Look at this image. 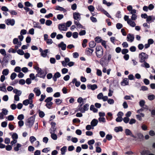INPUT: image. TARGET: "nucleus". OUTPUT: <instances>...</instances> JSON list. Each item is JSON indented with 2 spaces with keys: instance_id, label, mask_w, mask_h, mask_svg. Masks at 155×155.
I'll list each match as a JSON object with an SVG mask.
<instances>
[{
  "instance_id": "1",
  "label": "nucleus",
  "mask_w": 155,
  "mask_h": 155,
  "mask_svg": "<svg viewBox=\"0 0 155 155\" xmlns=\"http://www.w3.org/2000/svg\"><path fill=\"white\" fill-rule=\"evenodd\" d=\"M127 10L130 12L132 16L130 19L132 20H136L137 18V11L135 9H133V7L131 5H129L127 7Z\"/></svg>"
},
{
  "instance_id": "2",
  "label": "nucleus",
  "mask_w": 155,
  "mask_h": 155,
  "mask_svg": "<svg viewBox=\"0 0 155 155\" xmlns=\"http://www.w3.org/2000/svg\"><path fill=\"white\" fill-rule=\"evenodd\" d=\"M34 68L36 70L37 73V74L36 75V77H39L43 78L45 77L46 74L44 72L41 68H40L37 66H35Z\"/></svg>"
},
{
  "instance_id": "3",
  "label": "nucleus",
  "mask_w": 155,
  "mask_h": 155,
  "mask_svg": "<svg viewBox=\"0 0 155 155\" xmlns=\"http://www.w3.org/2000/svg\"><path fill=\"white\" fill-rule=\"evenodd\" d=\"M96 54L97 58H101L103 54V50L102 47L100 45L97 46L96 47Z\"/></svg>"
},
{
  "instance_id": "4",
  "label": "nucleus",
  "mask_w": 155,
  "mask_h": 155,
  "mask_svg": "<svg viewBox=\"0 0 155 155\" xmlns=\"http://www.w3.org/2000/svg\"><path fill=\"white\" fill-rule=\"evenodd\" d=\"M138 58L140 62L143 63L148 58V55L144 52H142L139 54Z\"/></svg>"
},
{
  "instance_id": "5",
  "label": "nucleus",
  "mask_w": 155,
  "mask_h": 155,
  "mask_svg": "<svg viewBox=\"0 0 155 155\" xmlns=\"http://www.w3.org/2000/svg\"><path fill=\"white\" fill-rule=\"evenodd\" d=\"M83 103H82L81 105L78 106V110L82 113H84L86 111L88 110L89 105L88 104H85L83 107H82Z\"/></svg>"
},
{
  "instance_id": "6",
  "label": "nucleus",
  "mask_w": 155,
  "mask_h": 155,
  "mask_svg": "<svg viewBox=\"0 0 155 155\" xmlns=\"http://www.w3.org/2000/svg\"><path fill=\"white\" fill-rule=\"evenodd\" d=\"M13 42L14 45H17L15 46V48L16 49H18L19 47L21 46V42L18 41V40L17 38H15L13 39Z\"/></svg>"
},
{
  "instance_id": "7",
  "label": "nucleus",
  "mask_w": 155,
  "mask_h": 155,
  "mask_svg": "<svg viewBox=\"0 0 155 155\" xmlns=\"http://www.w3.org/2000/svg\"><path fill=\"white\" fill-rule=\"evenodd\" d=\"M74 20L79 21L81 19V14L78 12H74L73 14Z\"/></svg>"
},
{
  "instance_id": "8",
  "label": "nucleus",
  "mask_w": 155,
  "mask_h": 155,
  "mask_svg": "<svg viewBox=\"0 0 155 155\" xmlns=\"http://www.w3.org/2000/svg\"><path fill=\"white\" fill-rule=\"evenodd\" d=\"M35 118L32 116L28 119V126L29 127H31L34 124L35 121Z\"/></svg>"
},
{
  "instance_id": "9",
  "label": "nucleus",
  "mask_w": 155,
  "mask_h": 155,
  "mask_svg": "<svg viewBox=\"0 0 155 155\" xmlns=\"http://www.w3.org/2000/svg\"><path fill=\"white\" fill-rule=\"evenodd\" d=\"M2 112L0 113V119L2 120L4 118V116L8 114V111L5 108L2 109Z\"/></svg>"
},
{
  "instance_id": "10",
  "label": "nucleus",
  "mask_w": 155,
  "mask_h": 155,
  "mask_svg": "<svg viewBox=\"0 0 155 155\" xmlns=\"http://www.w3.org/2000/svg\"><path fill=\"white\" fill-rule=\"evenodd\" d=\"M51 127L49 130L50 133H55L56 130V128L55 127L56 123L54 122H51Z\"/></svg>"
},
{
  "instance_id": "11",
  "label": "nucleus",
  "mask_w": 155,
  "mask_h": 155,
  "mask_svg": "<svg viewBox=\"0 0 155 155\" xmlns=\"http://www.w3.org/2000/svg\"><path fill=\"white\" fill-rule=\"evenodd\" d=\"M5 22L7 25L13 26L15 24V21L14 19H8L5 20Z\"/></svg>"
},
{
  "instance_id": "12",
  "label": "nucleus",
  "mask_w": 155,
  "mask_h": 155,
  "mask_svg": "<svg viewBox=\"0 0 155 155\" xmlns=\"http://www.w3.org/2000/svg\"><path fill=\"white\" fill-rule=\"evenodd\" d=\"M58 28L61 31H65L68 29L67 28L64 24H59L58 25Z\"/></svg>"
},
{
  "instance_id": "13",
  "label": "nucleus",
  "mask_w": 155,
  "mask_h": 155,
  "mask_svg": "<svg viewBox=\"0 0 155 155\" xmlns=\"http://www.w3.org/2000/svg\"><path fill=\"white\" fill-rule=\"evenodd\" d=\"M33 91L35 94V95L37 97H38L41 94V91L39 87H36L34 88Z\"/></svg>"
},
{
  "instance_id": "14",
  "label": "nucleus",
  "mask_w": 155,
  "mask_h": 155,
  "mask_svg": "<svg viewBox=\"0 0 155 155\" xmlns=\"http://www.w3.org/2000/svg\"><path fill=\"white\" fill-rule=\"evenodd\" d=\"M134 39V36L133 35L130 34H128L127 37V40L128 41L130 42H132Z\"/></svg>"
},
{
  "instance_id": "15",
  "label": "nucleus",
  "mask_w": 155,
  "mask_h": 155,
  "mask_svg": "<svg viewBox=\"0 0 155 155\" xmlns=\"http://www.w3.org/2000/svg\"><path fill=\"white\" fill-rule=\"evenodd\" d=\"M94 49L91 48H88L86 49V53L89 56H91L92 55V53L94 51Z\"/></svg>"
},
{
  "instance_id": "16",
  "label": "nucleus",
  "mask_w": 155,
  "mask_h": 155,
  "mask_svg": "<svg viewBox=\"0 0 155 155\" xmlns=\"http://www.w3.org/2000/svg\"><path fill=\"white\" fill-rule=\"evenodd\" d=\"M58 46L59 48H61L62 50H65L66 49V45L63 41L61 42L58 45Z\"/></svg>"
},
{
  "instance_id": "17",
  "label": "nucleus",
  "mask_w": 155,
  "mask_h": 155,
  "mask_svg": "<svg viewBox=\"0 0 155 155\" xmlns=\"http://www.w3.org/2000/svg\"><path fill=\"white\" fill-rule=\"evenodd\" d=\"M70 61V60L69 58H64V60L61 61V63L62 65L64 67L66 66L68 64L69 62Z\"/></svg>"
},
{
  "instance_id": "18",
  "label": "nucleus",
  "mask_w": 155,
  "mask_h": 155,
  "mask_svg": "<svg viewBox=\"0 0 155 155\" xmlns=\"http://www.w3.org/2000/svg\"><path fill=\"white\" fill-rule=\"evenodd\" d=\"M121 84L122 86H125L128 85L129 80L127 78H124L121 82Z\"/></svg>"
},
{
  "instance_id": "19",
  "label": "nucleus",
  "mask_w": 155,
  "mask_h": 155,
  "mask_svg": "<svg viewBox=\"0 0 155 155\" xmlns=\"http://www.w3.org/2000/svg\"><path fill=\"white\" fill-rule=\"evenodd\" d=\"M134 21V20H132L130 19H129V20L127 21V23L130 26L132 27H134L135 26L136 24Z\"/></svg>"
},
{
  "instance_id": "20",
  "label": "nucleus",
  "mask_w": 155,
  "mask_h": 155,
  "mask_svg": "<svg viewBox=\"0 0 155 155\" xmlns=\"http://www.w3.org/2000/svg\"><path fill=\"white\" fill-rule=\"evenodd\" d=\"M74 24L77 26L78 28H83L84 29V27L79 22V21H74Z\"/></svg>"
},
{
  "instance_id": "21",
  "label": "nucleus",
  "mask_w": 155,
  "mask_h": 155,
  "mask_svg": "<svg viewBox=\"0 0 155 155\" xmlns=\"http://www.w3.org/2000/svg\"><path fill=\"white\" fill-rule=\"evenodd\" d=\"M61 76V74L59 72H57L55 73L53 78V80L55 81L57 80V78H59Z\"/></svg>"
},
{
  "instance_id": "22",
  "label": "nucleus",
  "mask_w": 155,
  "mask_h": 155,
  "mask_svg": "<svg viewBox=\"0 0 155 155\" xmlns=\"http://www.w3.org/2000/svg\"><path fill=\"white\" fill-rule=\"evenodd\" d=\"M87 87L89 89H91L92 90H94L97 88V86L96 84H88L87 85Z\"/></svg>"
},
{
  "instance_id": "23",
  "label": "nucleus",
  "mask_w": 155,
  "mask_h": 155,
  "mask_svg": "<svg viewBox=\"0 0 155 155\" xmlns=\"http://www.w3.org/2000/svg\"><path fill=\"white\" fill-rule=\"evenodd\" d=\"M98 123V120L95 119H94L91 122V124L92 127H94L97 125Z\"/></svg>"
},
{
  "instance_id": "24",
  "label": "nucleus",
  "mask_w": 155,
  "mask_h": 155,
  "mask_svg": "<svg viewBox=\"0 0 155 155\" xmlns=\"http://www.w3.org/2000/svg\"><path fill=\"white\" fill-rule=\"evenodd\" d=\"M125 132L127 135H130L134 138H136V137L133 135L131 131L129 129H126L125 130Z\"/></svg>"
},
{
  "instance_id": "25",
  "label": "nucleus",
  "mask_w": 155,
  "mask_h": 155,
  "mask_svg": "<svg viewBox=\"0 0 155 155\" xmlns=\"http://www.w3.org/2000/svg\"><path fill=\"white\" fill-rule=\"evenodd\" d=\"M152 20H155V16H147V18L146 21L149 23Z\"/></svg>"
},
{
  "instance_id": "26",
  "label": "nucleus",
  "mask_w": 155,
  "mask_h": 155,
  "mask_svg": "<svg viewBox=\"0 0 155 155\" xmlns=\"http://www.w3.org/2000/svg\"><path fill=\"white\" fill-rule=\"evenodd\" d=\"M86 100V99H83L81 97H79L77 100V102L81 105L82 103L84 104V101Z\"/></svg>"
},
{
  "instance_id": "27",
  "label": "nucleus",
  "mask_w": 155,
  "mask_h": 155,
  "mask_svg": "<svg viewBox=\"0 0 155 155\" xmlns=\"http://www.w3.org/2000/svg\"><path fill=\"white\" fill-rule=\"evenodd\" d=\"M143 26L145 28V31H148V29L150 28V25H148L147 23H145L143 24Z\"/></svg>"
},
{
  "instance_id": "28",
  "label": "nucleus",
  "mask_w": 155,
  "mask_h": 155,
  "mask_svg": "<svg viewBox=\"0 0 155 155\" xmlns=\"http://www.w3.org/2000/svg\"><path fill=\"white\" fill-rule=\"evenodd\" d=\"M13 92L16 94V95H18V96H20L21 95L22 93L21 91L20 90H18L16 89L13 90Z\"/></svg>"
},
{
  "instance_id": "29",
  "label": "nucleus",
  "mask_w": 155,
  "mask_h": 155,
  "mask_svg": "<svg viewBox=\"0 0 155 155\" xmlns=\"http://www.w3.org/2000/svg\"><path fill=\"white\" fill-rule=\"evenodd\" d=\"M48 49H45L41 53V56L44 58L46 57L47 55V53L48 52Z\"/></svg>"
},
{
  "instance_id": "30",
  "label": "nucleus",
  "mask_w": 155,
  "mask_h": 155,
  "mask_svg": "<svg viewBox=\"0 0 155 155\" xmlns=\"http://www.w3.org/2000/svg\"><path fill=\"white\" fill-rule=\"evenodd\" d=\"M33 24L34 28H37L39 29H41V26L39 24V23L35 21L33 22Z\"/></svg>"
},
{
  "instance_id": "31",
  "label": "nucleus",
  "mask_w": 155,
  "mask_h": 155,
  "mask_svg": "<svg viewBox=\"0 0 155 155\" xmlns=\"http://www.w3.org/2000/svg\"><path fill=\"white\" fill-rule=\"evenodd\" d=\"M0 91L5 92H7L6 87L4 84H3L2 86L0 85Z\"/></svg>"
},
{
  "instance_id": "32",
  "label": "nucleus",
  "mask_w": 155,
  "mask_h": 155,
  "mask_svg": "<svg viewBox=\"0 0 155 155\" xmlns=\"http://www.w3.org/2000/svg\"><path fill=\"white\" fill-rule=\"evenodd\" d=\"M137 119L141 121L142 119L141 117H143L144 116V114L143 113H140V115L137 114L136 115Z\"/></svg>"
},
{
  "instance_id": "33",
  "label": "nucleus",
  "mask_w": 155,
  "mask_h": 155,
  "mask_svg": "<svg viewBox=\"0 0 155 155\" xmlns=\"http://www.w3.org/2000/svg\"><path fill=\"white\" fill-rule=\"evenodd\" d=\"M143 63L141 64V66L142 67H144L146 68H149L150 67L149 64L147 63L146 61L143 62Z\"/></svg>"
},
{
  "instance_id": "34",
  "label": "nucleus",
  "mask_w": 155,
  "mask_h": 155,
  "mask_svg": "<svg viewBox=\"0 0 155 155\" xmlns=\"http://www.w3.org/2000/svg\"><path fill=\"white\" fill-rule=\"evenodd\" d=\"M67 147L66 146H64L61 149V154L62 155H64L65 153L67 150Z\"/></svg>"
},
{
  "instance_id": "35",
  "label": "nucleus",
  "mask_w": 155,
  "mask_h": 155,
  "mask_svg": "<svg viewBox=\"0 0 155 155\" xmlns=\"http://www.w3.org/2000/svg\"><path fill=\"white\" fill-rule=\"evenodd\" d=\"M90 110H91L93 111L94 113L97 112L98 111V110L93 105H91L90 107Z\"/></svg>"
},
{
  "instance_id": "36",
  "label": "nucleus",
  "mask_w": 155,
  "mask_h": 155,
  "mask_svg": "<svg viewBox=\"0 0 155 155\" xmlns=\"http://www.w3.org/2000/svg\"><path fill=\"white\" fill-rule=\"evenodd\" d=\"M114 131L116 132L119 131H122L123 130V128L121 127H116L114 129Z\"/></svg>"
},
{
  "instance_id": "37",
  "label": "nucleus",
  "mask_w": 155,
  "mask_h": 155,
  "mask_svg": "<svg viewBox=\"0 0 155 155\" xmlns=\"http://www.w3.org/2000/svg\"><path fill=\"white\" fill-rule=\"evenodd\" d=\"M31 101L28 99H26L23 101V104L25 106H27L30 104Z\"/></svg>"
},
{
  "instance_id": "38",
  "label": "nucleus",
  "mask_w": 155,
  "mask_h": 155,
  "mask_svg": "<svg viewBox=\"0 0 155 155\" xmlns=\"http://www.w3.org/2000/svg\"><path fill=\"white\" fill-rule=\"evenodd\" d=\"M51 137L53 140H57L58 138V137L56 134H55V133H51Z\"/></svg>"
},
{
  "instance_id": "39",
  "label": "nucleus",
  "mask_w": 155,
  "mask_h": 155,
  "mask_svg": "<svg viewBox=\"0 0 155 155\" xmlns=\"http://www.w3.org/2000/svg\"><path fill=\"white\" fill-rule=\"evenodd\" d=\"M18 96V95H15L14 96V103H15L16 102L20 100V97L19 96Z\"/></svg>"
},
{
  "instance_id": "40",
  "label": "nucleus",
  "mask_w": 155,
  "mask_h": 155,
  "mask_svg": "<svg viewBox=\"0 0 155 155\" xmlns=\"http://www.w3.org/2000/svg\"><path fill=\"white\" fill-rule=\"evenodd\" d=\"M9 70L8 69H6L3 70L2 72V74H3V75L4 76H7V75L9 73Z\"/></svg>"
},
{
  "instance_id": "41",
  "label": "nucleus",
  "mask_w": 155,
  "mask_h": 155,
  "mask_svg": "<svg viewBox=\"0 0 155 155\" xmlns=\"http://www.w3.org/2000/svg\"><path fill=\"white\" fill-rule=\"evenodd\" d=\"M95 42L97 43H99L102 41V39L101 37L97 36L95 38Z\"/></svg>"
},
{
  "instance_id": "42",
  "label": "nucleus",
  "mask_w": 155,
  "mask_h": 155,
  "mask_svg": "<svg viewBox=\"0 0 155 155\" xmlns=\"http://www.w3.org/2000/svg\"><path fill=\"white\" fill-rule=\"evenodd\" d=\"M55 103L57 105H59L62 102V100L60 99H56L54 100Z\"/></svg>"
},
{
  "instance_id": "43",
  "label": "nucleus",
  "mask_w": 155,
  "mask_h": 155,
  "mask_svg": "<svg viewBox=\"0 0 155 155\" xmlns=\"http://www.w3.org/2000/svg\"><path fill=\"white\" fill-rule=\"evenodd\" d=\"M34 94L33 93H30L28 96V99L31 101H33V99L34 98Z\"/></svg>"
},
{
  "instance_id": "44",
  "label": "nucleus",
  "mask_w": 155,
  "mask_h": 155,
  "mask_svg": "<svg viewBox=\"0 0 155 155\" xmlns=\"http://www.w3.org/2000/svg\"><path fill=\"white\" fill-rule=\"evenodd\" d=\"M38 111L39 115L40 117L42 118L45 116V114L44 112L41 111L40 110H39Z\"/></svg>"
},
{
  "instance_id": "45",
  "label": "nucleus",
  "mask_w": 155,
  "mask_h": 155,
  "mask_svg": "<svg viewBox=\"0 0 155 155\" xmlns=\"http://www.w3.org/2000/svg\"><path fill=\"white\" fill-rule=\"evenodd\" d=\"M103 3L106 5L107 6H110L113 4V2L110 3V2H107L106 0H103Z\"/></svg>"
},
{
  "instance_id": "46",
  "label": "nucleus",
  "mask_w": 155,
  "mask_h": 155,
  "mask_svg": "<svg viewBox=\"0 0 155 155\" xmlns=\"http://www.w3.org/2000/svg\"><path fill=\"white\" fill-rule=\"evenodd\" d=\"M96 45V44L94 41H91L89 42V45L90 47L91 48L94 47Z\"/></svg>"
},
{
  "instance_id": "47",
  "label": "nucleus",
  "mask_w": 155,
  "mask_h": 155,
  "mask_svg": "<svg viewBox=\"0 0 155 155\" xmlns=\"http://www.w3.org/2000/svg\"><path fill=\"white\" fill-rule=\"evenodd\" d=\"M144 109H146L147 110H148V107L147 106H146L145 107H142L140 109L138 110L137 111V113L140 114V113H141V112H142L144 110Z\"/></svg>"
},
{
  "instance_id": "48",
  "label": "nucleus",
  "mask_w": 155,
  "mask_h": 155,
  "mask_svg": "<svg viewBox=\"0 0 155 155\" xmlns=\"http://www.w3.org/2000/svg\"><path fill=\"white\" fill-rule=\"evenodd\" d=\"M56 9L58 10L63 11L64 12H65L66 11V10L65 9L62 7H60L59 6H57L56 7Z\"/></svg>"
},
{
  "instance_id": "49",
  "label": "nucleus",
  "mask_w": 155,
  "mask_h": 155,
  "mask_svg": "<svg viewBox=\"0 0 155 155\" xmlns=\"http://www.w3.org/2000/svg\"><path fill=\"white\" fill-rule=\"evenodd\" d=\"M21 147V145L17 143L16 144V146L14 148V150L15 151H17L19 150V148Z\"/></svg>"
},
{
  "instance_id": "50",
  "label": "nucleus",
  "mask_w": 155,
  "mask_h": 155,
  "mask_svg": "<svg viewBox=\"0 0 155 155\" xmlns=\"http://www.w3.org/2000/svg\"><path fill=\"white\" fill-rule=\"evenodd\" d=\"M12 137L13 140H17L18 138V134L16 133H14L12 136Z\"/></svg>"
},
{
  "instance_id": "51",
  "label": "nucleus",
  "mask_w": 155,
  "mask_h": 155,
  "mask_svg": "<svg viewBox=\"0 0 155 155\" xmlns=\"http://www.w3.org/2000/svg\"><path fill=\"white\" fill-rule=\"evenodd\" d=\"M16 52L19 55H23L24 54V51L21 49H19L16 51Z\"/></svg>"
},
{
  "instance_id": "52",
  "label": "nucleus",
  "mask_w": 155,
  "mask_h": 155,
  "mask_svg": "<svg viewBox=\"0 0 155 155\" xmlns=\"http://www.w3.org/2000/svg\"><path fill=\"white\" fill-rule=\"evenodd\" d=\"M88 9L90 12H92L94 11L95 8L93 5H91L88 7Z\"/></svg>"
},
{
  "instance_id": "53",
  "label": "nucleus",
  "mask_w": 155,
  "mask_h": 155,
  "mask_svg": "<svg viewBox=\"0 0 155 155\" xmlns=\"http://www.w3.org/2000/svg\"><path fill=\"white\" fill-rule=\"evenodd\" d=\"M17 76V74L16 73L13 72L12 73L10 76V78L11 80H13Z\"/></svg>"
},
{
  "instance_id": "54",
  "label": "nucleus",
  "mask_w": 155,
  "mask_h": 155,
  "mask_svg": "<svg viewBox=\"0 0 155 155\" xmlns=\"http://www.w3.org/2000/svg\"><path fill=\"white\" fill-rule=\"evenodd\" d=\"M14 71L16 72L19 73L21 71V68L19 66L16 67L14 69Z\"/></svg>"
},
{
  "instance_id": "55",
  "label": "nucleus",
  "mask_w": 155,
  "mask_h": 155,
  "mask_svg": "<svg viewBox=\"0 0 155 155\" xmlns=\"http://www.w3.org/2000/svg\"><path fill=\"white\" fill-rule=\"evenodd\" d=\"M52 104L53 103L52 102L47 103L45 106L48 109H51V107Z\"/></svg>"
},
{
  "instance_id": "56",
  "label": "nucleus",
  "mask_w": 155,
  "mask_h": 155,
  "mask_svg": "<svg viewBox=\"0 0 155 155\" xmlns=\"http://www.w3.org/2000/svg\"><path fill=\"white\" fill-rule=\"evenodd\" d=\"M36 140V139L35 137L32 136L30 137V141L31 143H32L33 142Z\"/></svg>"
},
{
  "instance_id": "57",
  "label": "nucleus",
  "mask_w": 155,
  "mask_h": 155,
  "mask_svg": "<svg viewBox=\"0 0 155 155\" xmlns=\"http://www.w3.org/2000/svg\"><path fill=\"white\" fill-rule=\"evenodd\" d=\"M8 120L9 121H12L14 119V116L12 115H10L7 117Z\"/></svg>"
},
{
  "instance_id": "58",
  "label": "nucleus",
  "mask_w": 155,
  "mask_h": 155,
  "mask_svg": "<svg viewBox=\"0 0 155 155\" xmlns=\"http://www.w3.org/2000/svg\"><path fill=\"white\" fill-rule=\"evenodd\" d=\"M53 98L51 97H49L46 98L45 100V102L46 103L51 102V101L52 100Z\"/></svg>"
},
{
  "instance_id": "59",
  "label": "nucleus",
  "mask_w": 155,
  "mask_h": 155,
  "mask_svg": "<svg viewBox=\"0 0 155 155\" xmlns=\"http://www.w3.org/2000/svg\"><path fill=\"white\" fill-rule=\"evenodd\" d=\"M46 97V95L45 94H42L41 95V97L39 99V101H42Z\"/></svg>"
},
{
  "instance_id": "60",
  "label": "nucleus",
  "mask_w": 155,
  "mask_h": 155,
  "mask_svg": "<svg viewBox=\"0 0 155 155\" xmlns=\"http://www.w3.org/2000/svg\"><path fill=\"white\" fill-rule=\"evenodd\" d=\"M155 97V96L154 94H151L148 96V98L150 100H153Z\"/></svg>"
},
{
  "instance_id": "61",
  "label": "nucleus",
  "mask_w": 155,
  "mask_h": 155,
  "mask_svg": "<svg viewBox=\"0 0 155 155\" xmlns=\"http://www.w3.org/2000/svg\"><path fill=\"white\" fill-rule=\"evenodd\" d=\"M0 53L4 56H5L6 55V52L5 50L3 49H2L0 50Z\"/></svg>"
},
{
  "instance_id": "62",
  "label": "nucleus",
  "mask_w": 155,
  "mask_h": 155,
  "mask_svg": "<svg viewBox=\"0 0 155 155\" xmlns=\"http://www.w3.org/2000/svg\"><path fill=\"white\" fill-rule=\"evenodd\" d=\"M103 97V95L102 93H100L97 95V98L99 100L102 99Z\"/></svg>"
},
{
  "instance_id": "63",
  "label": "nucleus",
  "mask_w": 155,
  "mask_h": 155,
  "mask_svg": "<svg viewBox=\"0 0 155 155\" xmlns=\"http://www.w3.org/2000/svg\"><path fill=\"white\" fill-rule=\"evenodd\" d=\"M87 40L86 39H84L82 44V46L83 48H85L87 46L86 43L87 42Z\"/></svg>"
},
{
  "instance_id": "64",
  "label": "nucleus",
  "mask_w": 155,
  "mask_h": 155,
  "mask_svg": "<svg viewBox=\"0 0 155 155\" xmlns=\"http://www.w3.org/2000/svg\"><path fill=\"white\" fill-rule=\"evenodd\" d=\"M142 130L144 131L147 130H148L147 127L145 124H142L141 126Z\"/></svg>"
}]
</instances>
